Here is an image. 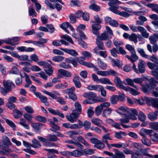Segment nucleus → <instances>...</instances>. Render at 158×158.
Here are the masks:
<instances>
[{
  "mask_svg": "<svg viewBox=\"0 0 158 158\" xmlns=\"http://www.w3.org/2000/svg\"><path fill=\"white\" fill-rule=\"evenodd\" d=\"M130 29L134 32H137L138 31L140 32L143 37L148 38L149 36V34L147 32L146 30L143 27L141 26L137 27L133 24L129 25Z\"/></svg>",
  "mask_w": 158,
  "mask_h": 158,
  "instance_id": "1",
  "label": "nucleus"
},
{
  "mask_svg": "<svg viewBox=\"0 0 158 158\" xmlns=\"http://www.w3.org/2000/svg\"><path fill=\"white\" fill-rule=\"evenodd\" d=\"M145 63L142 60H140L138 64L137 68H136L135 63H133L132 69L137 73H144L145 71Z\"/></svg>",
  "mask_w": 158,
  "mask_h": 158,
  "instance_id": "2",
  "label": "nucleus"
},
{
  "mask_svg": "<svg viewBox=\"0 0 158 158\" xmlns=\"http://www.w3.org/2000/svg\"><path fill=\"white\" fill-rule=\"evenodd\" d=\"M148 82L147 86L143 88V90L145 93L149 92L150 89L155 88L156 87V84L158 83V81L153 77L149 79Z\"/></svg>",
  "mask_w": 158,
  "mask_h": 158,
  "instance_id": "3",
  "label": "nucleus"
},
{
  "mask_svg": "<svg viewBox=\"0 0 158 158\" xmlns=\"http://www.w3.org/2000/svg\"><path fill=\"white\" fill-rule=\"evenodd\" d=\"M147 65L150 69H154L151 72V73L158 79V62L152 63L149 61L147 63Z\"/></svg>",
  "mask_w": 158,
  "mask_h": 158,
  "instance_id": "4",
  "label": "nucleus"
},
{
  "mask_svg": "<svg viewBox=\"0 0 158 158\" xmlns=\"http://www.w3.org/2000/svg\"><path fill=\"white\" fill-rule=\"evenodd\" d=\"M145 99L148 106L151 105L152 107L158 109V98L145 97Z\"/></svg>",
  "mask_w": 158,
  "mask_h": 158,
  "instance_id": "5",
  "label": "nucleus"
},
{
  "mask_svg": "<svg viewBox=\"0 0 158 158\" xmlns=\"http://www.w3.org/2000/svg\"><path fill=\"white\" fill-rule=\"evenodd\" d=\"M11 145L10 140L6 136L3 137L2 140H0V147L2 148L7 147Z\"/></svg>",
  "mask_w": 158,
  "mask_h": 158,
  "instance_id": "6",
  "label": "nucleus"
},
{
  "mask_svg": "<svg viewBox=\"0 0 158 158\" xmlns=\"http://www.w3.org/2000/svg\"><path fill=\"white\" fill-rule=\"evenodd\" d=\"M138 112L136 109H129L126 118H137Z\"/></svg>",
  "mask_w": 158,
  "mask_h": 158,
  "instance_id": "7",
  "label": "nucleus"
},
{
  "mask_svg": "<svg viewBox=\"0 0 158 158\" xmlns=\"http://www.w3.org/2000/svg\"><path fill=\"white\" fill-rule=\"evenodd\" d=\"M129 109L124 106H120L116 110V112L122 115L123 117L126 118Z\"/></svg>",
  "mask_w": 158,
  "mask_h": 158,
  "instance_id": "8",
  "label": "nucleus"
},
{
  "mask_svg": "<svg viewBox=\"0 0 158 158\" xmlns=\"http://www.w3.org/2000/svg\"><path fill=\"white\" fill-rule=\"evenodd\" d=\"M3 84L4 88L10 91H11L12 89L15 88V84L11 81L4 80L3 81Z\"/></svg>",
  "mask_w": 158,
  "mask_h": 158,
  "instance_id": "9",
  "label": "nucleus"
},
{
  "mask_svg": "<svg viewBox=\"0 0 158 158\" xmlns=\"http://www.w3.org/2000/svg\"><path fill=\"white\" fill-rule=\"evenodd\" d=\"M44 150L48 152L47 157L48 158H57L56 156L54 154V153L58 154L57 150L54 149L44 148Z\"/></svg>",
  "mask_w": 158,
  "mask_h": 158,
  "instance_id": "10",
  "label": "nucleus"
},
{
  "mask_svg": "<svg viewBox=\"0 0 158 158\" xmlns=\"http://www.w3.org/2000/svg\"><path fill=\"white\" fill-rule=\"evenodd\" d=\"M28 122L31 124L32 127L34 128L35 131L36 132L39 133L40 132V129L42 124L40 123H32L31 119H27Z\"/></svg>",
  "mask_w": 158,
  "mask_h": 158,
  "instance_id": "11",
  "label": "nucleus"
},
{
  "mask_svg": "<svg viewBox=\"0 0 158 158\" xmlns=\"http://www.w3.org/2000/svg\"><path fill=\"white\" fill-rule=\"evenodd\" d=\"M57 119H50L49 122H50V125L52 129H51L50 130L52 131H58L59 130V127L56 124V123L57 122Z\"/></svg>",
  "mask_w": 158,
  "mask_h": 158,
  "instance_id": "12",
  "label": "nucleus"
},
{
  "mask_svg": "<svg viewBox=\"0 0 158 158\" xmlns=\"http://www.w3.org/2000/svg\"><path fill=\"white\" fill-rule=\"evenodd\" d=\"M101 25L99 24H93L92 26L93 33L96 35H99V32L98 30L101 28Z\"/></svg>",
  "mask_w": 158,
  "mask_h": 158,
  "instance_id": "13",
  "label": "nucleus"
},
{
  "mask_svg": "<svg viewBox=\"0 0 158 158\" xmlns=\"http://www.w3.org/2000/svg\"><path fill=\"white\" fill-rule=\"evenodd\" d=\"M114 82L116 86L119 88L124 90L126 87L122 84V82L118 77H116L114 80Z\"/></svg>",
  "mask_w": 158,
  "mask_h": 158,
  "instance_id": "14",
  "label": "nucleus"
},
{
  "mask_svg": "<svg viewBox=\"0 0 158 158\" xmlns=\"http://www.w3.org/2000/svg\"><path fill=\"white\" fill-rule=\"evenodd\" d=\"M152 130L142 128L139 131V134L143 137H146L147 135H148L150 136L152 134Z\"/></svg>",
  "mask_w": 158,
  "mask_h": 158,
  "instance_id": "15",
  "label": "nucleus"
},
{
  "mask_svg": "<svg viewBox=\"0 0 158 158\" xmlns=\"http://www.w3.org/2000/svg\"><path fill=\"white\" fill-rule=\"evenodd\" d=\"M53 45L58 46L61 45L62 44H64L65 45H69V43L68 42L65 41L64 40H61L60 41L59 40H54L52 42Z\"/></svg>",
  "mask_w": 158,
  "mask_h": 158,
  "instance_id": "16",
  "label": "nucleus"
},
{
  "mask_svg": "<svg viewBox=\"0 0 158 158\" xmlns=\"http://www.w3.org/2000/svg\"><path fill=\"white\" fill-rule=\"evenodd\" d=\"M124 90L127 92H129L131 94L134 96L138 95L139 94V92L137 90L128 86L126 87Z\"/></svg>",
  "mask_w": 158,
  "mask_h": 158,
  "instance_id": "17",
  "label": "nucleus"
},
{
  "mask_svg": "<svg viewBox=\"0 0 158 158\" xmlns=\"http://www.w3.org/2000/svg\"><path fill=\"white\" fill-rule=\"evenodd\" d=\"M83 96L87 98H89L92 99H94V98L96 97L97 94L95 93L89 92L84 93L83 95Z\"/></svg>",
  "mask_w": 158,
  "mask_h": 158,
  "instance_id": "18",
  "label": "nucleus"
},
{
  "mask_svg": "<svg viewBox=\"0 0 158 158\" xmlns=\"http://www.w3.org/2000/svg\"><path fill=\"white\" fill-rule=\"evenodd\" d=\"M139 20L136 21V24L138 25H143L144 22L147 20V18L144 16L140 15L139 17Z\"/></svg>",
  "mask_w": 158,
  "mask_h": 158,
  "instance_id": "19",
  "label": "nucleus"
},
{
  "mask_svg": "<svg viewBox=\"0 0 158 158\" xmlns=\"http://www.w3.org/2000/svg\"><path fill=\"white\" fill-rule=\"evenodd\" d=\"M83 155V152L77 150L70 152V155L75 157H79Z\"/></svg>",
  "mask_w": 158,
  "mask_h": 158,
  "instance_id": "20",
  "label": "nucleus"
},
{
  "mask_svg": "<svg viewBox=\"0 0 158 158\" xmlns=\"http://www.w3.org/2000/svg\"><path fill=\"white\" fill-rule=\"evenodd\" d=\"M43 92L44 94L48 95L53 98L55 99H56L57 98L56 96V95L59 96L60 95V93L56 91H54V94H52L46 90H44L43 91Z\"/></svg>",
  "mask_w": 158,
  "mask_h": 158,
  "instance_id": "21",
  "label": "nucleus"
},
{
  "mask_svg": "<svg viewBox=\"0 0 158 158\" xmlns=\"http://www.w3.org/2000/svg\"><path fill=\"white\" fill-rule=\"evenodd\" d=\"M131 56L128 55L126 56V57L128 58L133 63L134 61H136L138 59V57L136 54V52L135 53H131Z\"/></svg>",
  "mask_w": 158,
  "mask_h": 158,
  "instance_id": "22",
  "label": "nucleus"
},
{
  "mask_svg": "<svg viewBox=\"0 0 158 158\" xmlns=\"http://www.w3.org/2000/svg\"><path fill=\"white\" fill-rule=\"evenodd\" d=\"M81 111L73 110L71 114H70L71 118H77L81 114Z\"/></svg>",
  "mask_w": 158,
  "mask_h": 158,
  "instance_id": "23",
  "label": "nucleus"
},
{
  "mask_svg": "<svg viewBox=\"0 0 158 158\" xmlns=\"http://www.w3.org/2000/svg\"><path fill=\"white\" fill-rule=\"evenodd\" d=\"M112 111V109L110 108H108L105 109L102 111V116L105 118H107L109 116Z\"/></svg>",
  "mask_w": 158,
  "mask_h": 158,
  "instance_id": "24",
  "label": "nucleus"
},
{
  "mask_svg": "<svg viewBox=\"0 0 158 158\" xmlns=\"http://www.w3.org/2000/svg\"><path fill=\"white\" fill-rule=\"evenodd\" d=\"M114 155L116 157V158H125V156L124 154L122 152L119 151L118 149H115Z\"/></svg>",
  "mask_w": 158,
  "mask_h": 158,
  "instance_id": "25",
  "label": "nucleus"
},
{
  "mask_svg": "<svg viewBox=\"0 0 158 158\" xmlns=\"http://www.w3.org/2000/svg\"><path fill=\"white\" fill-rule=\"evenodd\" d=\"M29 15L32 17H36L37 16V13L35 11L32 4L29 8Z\"/></svg>",
  "mask_w": 158,
  "mask_h": 158,
  "instance_id": "26",
  "label": "nucleus"
},
{
  "mask_svg": "<svg viewBox=\"0 0 158 158\" xmlns=\"http://www.w3.org/2000/svg\"><path fill=\"white\" fill-rule=\"evenodd\" d=\"M58 72L61 74V76L65 77L66 79H68L69 76V73L68 71L63 69H58Z\"/></svg>",
  "mask_w": 158,
  "mask_h": 158,
  "instance_id": "27",
  "label": "nucleus"
},
{
  "mask_svg": "<svg viewBox=\"0 0 158 158\" xmlns=\"http://www.w3.org/2000/svg\"><path fill=\"white\" fill-rule=\"evenodd\" d=\"M78 77H74L73 79V81L76 87L77 88H79L81 87V85Z\"/></svg>",
  "mask_w": 158,
  "mask_h": 158,
  "instance_id": "28",
  "label": "nucleus"
},
{
  "mask_svg": "<svg viewBox=\"0 0 158 158\" xmlns=\"http://www.w3.org/2000/svg\"><path fill=\"white\" fill-rule=\"evenodd\" d=\"M80 123L82 125V127H84L86 130H88L90 128L91 123L88 121H85L84 123L80 120Z\"/></svg>",
  "mask_w": 158,
  "mask_h": 158,
  "instance_id": "29",
  "label": "nucleus"
},
{
  "mask_svg": "<svg viewBox=\"0 0 158 158\" xmlns=\"http://www.w3.org/2000/svg\"><path fill=\"white\" fill-rule=\"evenodd\" d=\"M101 83L103 84H108L113 85V84L110 80L109 79L106 78H102L99 79V83Z\"/></svg>",
  "mask_w": 158,
  "mask_h": 158,
  "instance_id": "30",
  "label": "nucleus"
},
{
  "mask_svg": "<svg viewBox=\"0 0 158 158\" xmlns=\"http://www.w3.org/2000/svg\"><path fill=\"white\" fill-rule=\"evenodd\" d=\"M32 144H31V147L35 148H38L41 146L39 142L36 139H34L32 141Z\"/></svg>",
  "mask_w": 158,
  "mask_h": 158,
  "instance_id": "31",
  "label": "nucleus"
},
{
  "mask_svg": "<svg viewBox=\"0 0 158 158\" xmlns=\"http://www.w3.org/2000/svg\"><path fill=\"white\" fill-rule=\"evenodd\" d=\"M96 43L97 47L99 48V49H102V50L105 49V48L104 47V44L102 41L99 40V39L96 38Z\"/></svg>",
  "mask_w": 158,
  "mask_h": 158,
  "instance_id": "32",
  "label": "nucleus"
},
{
  "mask_svg": "<svg viewBox=\"0 0 158 158\" xmlns=\"http://www.w3.org/2000/svg\"><path fill=\"white\" fill-rule=\"evenodd\" d=\"M112 140V139L111 138L109 133H107L104 135L102 138V141L104 143H107L108 142L107 140Z\"/></svg>",
  "mask_w": 158,
  "mask_h": 158,
  "instance_id": "33",
  "label": "nucleus"
},
{
  "mask_svg": "<svg viewBox=\"0 0 158 158\" xmlns=\"http://www.w3.org/2000/svg\"><path fill=\"white\" fill-rule=\"evenodd\" d=\"M98 66L102 69L105 70L107 67L106 64L104 63L99 58L98 59Z\"/></svg>",
  "mask_w": 158,
  "mask_h": 158,
  "instance_id": "34",
  "label": "nucleus"
},
{
  "mask_svg": "<svg viewBox=\"0 0 158 158\" xmlns=\"http://www.w3.org/2000/svg\"><path fill=\"white\" fill-rule=\"evenodd\" d=\"M2 149V150L0 151V154L2 155H7L12 152L11 150L9 148V147Z\"/></svg>",
  "mask_w": 158,
  "mask_h": 158,
  "instance_id": "35",
  "label": "nucleus"
},
{
  "mask_svg": "<svg viewBox=\"0 0 158 158\" xmlns=\"http://www.w3.org/2000/svg\"><path fill=\"white\" fill-rule=\"evenodd\" d=\"M143 145L141 143H133L130 145L131 148H134L137 149H140L143 147Z\"/></svg>",
  "mask_w": 158,
  "mask_h": 158,
  "instance_id": "36",
  "label": "nucleus"
},
{
  "mask_svg": "<svg viewBox=\"0 0 158 158\" xmlns=\"http://www.w3.org/2000/svg\"><path fill=\"white\" fill-rule=\"evenodd\" d=\"M89 8L90 9L96 11H98L100 10V6L95 3L89 5Z\"/></svg>",
  "mask_w": 158,
  "mask_h": 158,
  "instance_id": "37",
  "label": "nucleus"
},
{
  "mask_svg": "<svg viewBox=\"0 0 158 158\" xmlns=\"http://www.w3.org/2000/svg\"><path fill=\"white\" fill-rule=\"evenodd\" d=\"M142 143L147 146H150L151 144V141L146 137H143L141 139Z\"/></svg>",
  "mask_w": 158,
  "mask_h": 158,
  "instance_id": "38",
  "label": "nucleus"
},
{
  "mask_svg": "<svg viewBox=\"0 0 158 158\" xmlns=\"http://www.w3.org/2000/svg\"><path fill=\"white\" fill-rule=\"evenodd\" d=\"M97 39H99V40H106L108 38V36L107 33L106 32H104L101 34L100 36L97 35Z\"/></svg>",
  "mask_w": 158,
  "mask_h": 158,
  "instance_id": "39",
  "label": "nucleus"
},
{
  "mask_svg": "<svg viewBox=\"0 0 158 158\" xmlns=\"http://www.w3.org/2000/svg\"><path fill=\"white\" fill-rule=\"evenodd\" d=\"M13 114L15 118H20L22 115V112L17 109H14L13 111Z\"/></svg>",
  "mask_w": 158,
  "mask_h": 158,
  "instance_id": "40",
  "label": "nucleus"
},
{
  "mask_svg": "<svg viewBox=\"0 0 158 158\" xmlns=\"http://www.w3.org/2000/svg\"><path fill=\"white\" fill-rule=\"evenodd\" d=\"M78 140L82 143L86 147H89V144L81 136H79L77 137Z\"/></svg>",
  "mask_w": 158,
  "mask_h": 158,
  "instance_id": "41",
  "label": "nucleus"
},
{
  "mask_svg": "<svg viewBox=\"0 0 158 158\" xmlns=\"http://www.w3.org/2000/svg\"><path fill=\"white\" fill-rule=\"evenodd\" d=\"M60 27L64 30L67 33L69 32L67 28L69 27V23L68 22H64L61 24L60 26Z\"/></svg>",
  "mask_w": 158,
  "mask_h": 158,
  "instance_id": "42",
  "label": "nucleus"
},
{
  "mask_svg": "<svg viewBox=\"0 0 158 158\" xmlns=\"http://www.w3.org/2000/svg\"><path fill=\"white\" fill-rule=\"evenodd\" d=\"M46 73L49 76H51L53 72V69L52 66L49 64L48 66L44 69Z\"/></svg>",
  "mask_w": 158,
  "mask_h": 158,
  "instance_id": "43",
  "label": "nucleus"
},
{
  "mask_svg": "<svg viewBox=\"0 0 158 158\" xmlns=\"http://www.w3.org/2000/svg\"><path fill=\"white\" fill-rule=\"evenodd\" d=\"M110 6V7L109 8V10L114 13L118 15L119 11V10H117L119 8V6L118 5H115V6Z\"/></svg>",
  "mask_w": 158,
  "mask_h": 158,
  "instance_id": "44",
  "label": "nucleus"
},
{
  "mask_svg": "<svg viewBox=\"0 0 158 158\" xmlns=\"http://www.w3.org/2000/svg\"><path fill=\"white\" fill-rule=\"evenodd\" d=\"M118 95H113L110 98V101L111 103L113 105L116 104L118 101Z\"/></svg>",
  "mask_w": 158,
  "mask_h": 158,
  "instance_id": "45",
  "label": "nucleus"
},
{
  "mask_svg": "<svg viewBox=\"0 0 158 158\" xmlns=\"http://www.w3.org/2000/svg\"><path fill=\"white\" fill-rule=\"evenodd\" d=\"M20 38L18 37H15L11 39V45L15 46L19 44V41Z\"/></svg>",
  "mask_w": 158,
  "mask_h": 158,
  "instance_id": "46",
  "label": "nucleus"
},
{
  "mask_svg": "<svg viewBox=\"0 0 158 158\" xmlns=\"http://www.w3.org/2000/svg\"><path fill=\"white\" fill-rule=\"evenodd\" d=\"M68 86V84L66 82H65L64 84H59L56 85L55 86V88L56 89H63L66 88Z\"/></svg>",
  "mask_w": 158,
  "mask_h": 158,
  "instance_id": "47",
  "label": "nucleus"
},
{
  "mask_svg": "<svg viewBox=\"0 0 158 158\" xmlns=\"http://www.w3.org/2000/svg\"><path fill=\"white\" fill-rule=\"evenodd\" d=\"M64 59V57L60 56H56L53 57L52 60L56 62H60Z\"/></svg>",
  "mask_w": 158,
  "mask_h": 158,
  "instance_id": "48",
  "label": "nucleus"
},
{
  "mask_svg": "<svg viewBox=\"0 0 158 158\" xmlns=\"http://www.w3.org/2000/svg\"><path fill=\"white\" fill-rule=\"evenodd\" d=\"M158 115V111H156L154 112H151L148 114V118H156Z\"/></svg>",
  "mask_w": 158,
  "mask_h": 158,
  "instance_id": "49",
  "label": "nucleus"
},
{
  "mask_svg": "<svg viewBox=\"0 0 158 158\" xmlns=\"http://www.w3.org/2000/svg\"><path fill=\"white\" fill-rule=\"evenodd\" d=\"M137 36V35L135 33H133L130 35L129 40L133 42L135 44L138 42Z\"/></svg>",
  "mask_w": 158,
  "mask_h": 158,
  "instance_id": "50",
  "label": "nucleus"
},
{
  "mask_svg": "<svg viewBox=\"0 0 158 158\" xmlns=\"http://www.w3.org/2000/svg\"><path fill=\"white\" fill-rule=\"evenodd\" d=\"M126 135V134L125 132L121 131L115 133L114 134V137L117 139H120L123 138L122 136H125Z\"/></svg>",
  "mask_w": 158,
  "mask_h": 158,
  "instance_id": "51",
  "label": "nucleus"
},
{
  "mask_svg": "<svg viewBox=\"0 0 158 158\" xmlns=\"http://www.w3.org/2000/svg\"><path fill=\"white\" fill-rule=\"evenodd\" d=\"M105 144L103 143V142L101 140L98 143L94 145V148H97L99 149H103L105 147Z\"/></svg>",
  "mask_w": 158,
  "mask_h": 158,
  "instance_id": "52",
  "label": "nucleus"
},
{
  "mask_svg": "<svg viewBox=\"0 0 158 158\" xmlns=\"http://www.w3.org/2000/svg\"><path fill=\"white\" fill-rule=\"evenodd\" d=\"M148 6V7L151 8L152 11L156 12L158 9V4L154 3H150V5Z\"/></svg>",
  "mask_w": 158,
  "mask_h": 158,
  "instance_id": "53",
  "label": "nucleus"
},
{
  "mask_svg": "<svg viewBox=\"0 0 158 158\" xmlns=\"http://www.w3.org/2000/svg\"><path fill=\"white\" fill-rule=\"evenodd\" d=\"M138 52L140 54V55L144 58H147L148 57V55L146 54L143 49L138 48L137 49Z\"/></svg>",
  "mask_w": 158,
  "mask_h": 158,
  "instance_id": "54",
  "label": "nucleus"
},
{
  "mask_svg": "<svg viewBox=\"0 0 158 158\" xmlns=\"http://www.w3.org/2000/svg\"><path fill=\"white\" fill-rule=\"evenodd\" d=\"M126 81L127 82V84L130 86H131L132 87H133L135 89H138L137 87H136V86H135L134 84V81H133V79L132 80L131 79L129 78H127L126 79Z\"/></svg>",
  "mask_w": 158,
  "mask_h": 158,
  "instance_id": "55",
  "label": "nucleus"
},
{
  "mask_svg": "<svg viewBox=\"0 0 158 158\" xmlns=\"http://www.w3.org/2000/svg\"><path fill=\"white\" fill-rule=\"evenodd\" d=\"M94 21H92L91 23H97L96 24H100L102 21V19L99 17L98 15H96L94 16Z\"/></svg>",
  "mask_w": 158,
  "mask_h": 158,
  "instance_id": "56",
  "label": "nucleus"
},
{
  "mask_svg": "<svg viewBox=\"0 0 158 158\" xmlns=\"http://www.w3.org/2000/svg\"><path fill=\"white\" fill-rule=\"evenodd\" d=\"M71 6H77L80 7L81 6V3L77 0H72L71 1Z\"/></svg>",
  "mask_w": 158,
  "mask_h": 158,
  "instance_id": "57",
  "label": "nucleus"
},
{
  "mask_svg": "<svg viewBox=\"0 0 158 158\" xmlns=\"http://www.w3.org/2000/svg\"><path fill=\"white\" fill-rule=\"evenodd\" d=\"M151 139L153 142H157L158 141V133H154L153 135L152 134L150 135Z\"/></svg>",
  "mask_w": 158,
  "mask_h": 158,
  "instance_id": "58",
  "label": "nucleus"
},
{
  "mask_svg": "<svg viewBox=\"0 0 158 158\" xmlns=\"http://www.w3.org/2000/svg\"><path fill=\"white\" fill-rule=\"evenodd\" d=\"M102 110V108L99 105L98 106L96 107L95 110V114L97 116L100 115Z\"/></svg>",
  "mask_w": 158,
  "mask_h": 158,
  "instance_id": "59",
  "label": "nucleus"
},
{
  "mask_svg": "<svg viewBox=\"0 0 158 158\" xmlns=\"http://www.w3.org/2000/svg\"><path fill=\"white\" fill-rule=\"evenodd\" d=\"M131 158H143L142 155L139 152H137L131 154Z\"/></svg>",
  "mask_w": 158,
  "mask_h": 158,
  "instance_id": "60",
  "label": "nucleus"
},
{
  "mask_svg": "<svg viewBox=\"0 0 158 158\" xmlns=\"http://www.w3.org/2000/svg\"><path fill=\"white\" fill-rule=\"evenodd\" d=\"M77 41L78 44L82 47L85 48H87L86 43L81 39H78Z\"/></svg>",
  "mask_w": 158,
  "mask_h": 158,
  "instance_id": "61",
  "label": "nucleus"
},
{
  "mask_svg": "<svg viewBox=\"0 0 158 158\" xmlns=\"http://www.w3.org/2000/svg\"><path fill=\"white\" fill-rule=\"evenodd\" d=\"M92 122L95 125L100 126L103 124L102 121L100 119H92Z\"/></svg>",
  "mask_w": 158,
  "mask_h": 158,
  "instance_id": "62",
  "label": "nucleus"
},
{
  "mask_svg": "<svg viewBox=\"0 0 158 158\" xmlns=\"http://www.w3.org/2000/svg\"><path fill=\"white\" fill-rule=\"evenodd\" d=\"M150 127L154 130H158V122H153L149 123Z\"/></svg>",
  "mask_w": 158,
  "mask_h": 158,
  "instance_id": "63",
  "label": "nucleus"
},
{
  "mask_svg": "<svg viewBox=\"0 0 158 158\" xmlns=\"http://www.w3.org/2000/svg\"><path fill=\"white\" fill-rule=\"evenodd\" d=\"M48 140L50 141H55L58 140V138L56 135H50L48 136Z\"/></svg>",
  "mask_w": 158,
  "mask_h": 158,
  "instance_id": "64",
  "label": "nucleus"
}]
</instances>
